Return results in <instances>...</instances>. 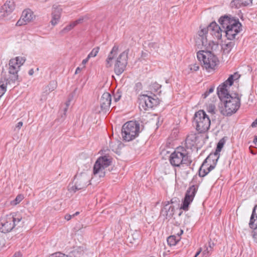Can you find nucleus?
<instances>
[{
    "label": "nucleus",
    "mask_w": 257,
    "mask_h": 257,
    "mask_svg": "<svg viewBox=\"0 0 257 257\" xmlns=\"http://www.w3.org/2000/svg\"><path fill=\"white\" fill-rule=\"evenodd\" d=\"M221 101L224 104V108L221 110V113L225 116H231L235 113L240 106V98L238 93H227L221 97L218 95Z\"/></svg>",
    "instance_id": "nucleus-1"
},
{
    "label": "nucleus",
    "mask_w": 257,
    "mask_h": 257,
    "mask_svg": "<svg viewBox=\"0 0 257 257\" xmlns=\"http://www.w3.org/2000/svg\"><path fill=\"white\" fill-rule=\"evenodd\" d=\"M169 161L172 166L179 168L184 166L191 168L192 163L191 157L189 155L187 149L182 146L177 147L170 155Z\"/></svg>",
    "instance_id": "nucleus-2"
},
{
    "label": "nucleus",
    "mask_w": 257,
    "mask_h": 257,
    "mask_svg": "<svg viewBox=\"0 0 257 257\" xmlns=\"http://www.w3.org/2000/svg\"><path fill=\"white\" fill-rule=\"evenodd\" d=\"M24 220L18 213H13L7 215L1 220L0 231L6 233L17 227H22L24 225Z\"/></svg>",
    "instance_id": "nucleus-3"
},
{
    "label": "nucleus",
    "mask_w": 257,
    "mask_h": 257,
    "mask_svg": "<svg viewBox=\"0 0 257 257\" xmlns=\"http://www.w3.org/2000/svg\"><path fill=\"white\" fill-rule=\"evenodd\" d=\"M208 31H210L211 34L214 36L217 40L222 38L221 33L223 30L215 22H212L207 28H202L198 32V42H199L198 40L201 42L202 46L204 48L210 47L211 42H208L207 39Z\"/></svg>",
    "instance_id": "nucleus-4"
},
{
    "label": "nucleus",
    "mask_w": 257,
    "mask_h": 257,
    "mask_svg": "<svg viewBox=\"0 0 257 257\" xmlns=\"http://www.w3.org/2000/svg\"><path fill=\"white\" fill-rule=\"evenodd\" d=\"M210 47L205 48V50H200L197 53L198 59L202 62V67L208 72L215 69L219 61L218 58L212 53Z\"/></svg>",
    "instance_id": "nucleus-5"
},
{
    "label": "nucleus",
    "mask_w": 257,
    "mask_h": 257,
    "mask_svg": "<svg viewBox=\"0 0 257 257\" xmlns=\"http://www.w3.org/2000/svg\"><path fill=\"white\" fill-rule=\"evenodd\" d=\"M140 133V124L137 121H129L122 126L121 136L123 141L130 142L137 138Z\"/></svg>",
    "instance_id": "nucleus-6"
},
{
    "label": "nucleus",
    "mask_w": 257,
    "mask_h": 257,
    "mask_svg": "<svg viewBox=\"0 0 257 257\" xmlns=\"http://www.w3.org/2000/svg\"><path fill=\"white\" fill-rule=\"evenodd\" d=\"M193 123L199 133H204L210 128V119L203 110H199L194 114Z\"/></svg>",
    "instance_id": "nucleus-7"
},
{
    "label": "nucleus",
    "mask_w": 257,
    "mask_h": 257,
    "mask_svg": "<svg viewBox=\"0 0 257 257\" xmlns=\"http://www.w3.org/2000/svg\"><path fill=\"white\" fill-rule=\"evenodd\" d=\"M112 158L108 156H103L99 157L95 162L93 173L94 175H98L99 177H104L105 175V169L111 165Z\"/></svg>",
    "instance_id": "nucleus-8"
},
{
    "label": "nucleus",
    "mask_w": 257,
    "mask_h": 257,
    "mask_svg": "<svg viewBox=\"0 0 257 257\" xmlns=\"http://www.w3.org/2000/svg\"><path fill=\"white\" fill-rule=\"evenodd\" d=\"M219 156L216 158H212V154L210 155L204 160L200 166L198 175L200 177L206 176L210 171L213 170L217 164Z\"/></svg>",
    "instance_id": "nucleus-9"
},
{
    "label": "nucleus",
    "mask_w": 257,
    "mask_h": 257,
    "mask_svg": "<svg viewBox=\"0 0 257 257\" xmlns=\"http://www.w3.org/2000/svg\"><path fill=\"white\" fill-rule=\"evenodd\" d=\"M139 99V107L141 109L142 108L144 110L157 106L160 103V99L155 94L153 96L148 94H142L140 95Z\"/></svg>",
    "instance_id": "nucleus-10"
},
{
    "label": "nucleus",
    "mask_w": 257,
    "mask_h": 257,
    "mask_svg": "<svg viewBox=\"0 0 257 257\" xmlns=\"http://www.w3.org/2000/svg\"><path fill=\"white\" fill-rule=\"evenodd\" d=\"M90 178L86 173H77L74 178V185L71 187V189L74 192L78 190L85 189L89 184H88Z\"/></svg>",
    "instance_id": "nucleus-11"
},
{
    "label": "nucleus",
    "mask_w": 257,
    "mask_h": 257,
    "mask_svg": "<svg viewBox=\"0 0 257 257\" xmlns=\"http://www.w3.org/2000/svg\"><path fill=\"white\" fill-rule=\"evenodd\" d=\"M128 52V49L124 51L119 55L116 60L114 70L115 74L117 75L122 74L125 69L127 64Z\"/></svg>",
    "instance_id": "nucleus-12"
},
{
    "label": "nucleus",
    "mask_w": 257,
    "mask_h": 257,
    "mask_svg": "<svg viewBox=\"0 0 257 257\" xmlns=\"http://www.w3.org/2000/svg\"><path fill=\"white\" fill-rule=\"evenodd\" d=\"M197 190L198 186L197 185H193L188 188L185 193L184 198L183 200L180 209H182L184 211L188 210L189 206L193 201Z\"/></svg>",
    "instance_id": "nucleus-13"
},
{
    "label": "nucleus",
    "mask_w": 257,
    "mask_h": 257,
    "mask_svg": "<svg viewBox=\"0 0 257 257\" xmlns=\"http://www.w3.org/2000/svg\"><path fill=\"white\" fill-rule=\"evenodd\" d=\"M14 63L15 61L14 60H10L9 63V76H6L4 77L5 80L6 81V84H11V83H15L16 81H18L19 82L20 80H19V77L18 75V72L20 70L18 68V67H16L13 66V64H15Z\"/></svg>",
    "instance_id": "nucleus-14"
},
{
    "label": "nucleus",
    "mask_w": 257,
    "mask_h": 257,
    "mask_svg": "<svg viewBox=\"0 0 257 257\" xmlns=\"http://www.w3.org/2000/svg\"><path fill=\"white\" fill-rule=\"evenodd\" d=\"M241 24H234L230 26H227L224 30L225 36L228 40H232L235 39L236 35L241 30Z\"/></svg>",
    "instance_id": "nucleus-15"
},
{
    "label": "nucleus",
    "mask_w": 257,
    "mask_h": 257,
    "mask_svg": "<svg viewBox=\"0 0 257 257\" xmlns=\"http://www.w3.org/2000/svg\"><path fill=\"white\" fill-rule=\"evenodd\" d=\"M218 22L221 25V27L224 29V30L227 28V26H230L234 24H239L238 19H235L234 17H231V15H224L221 16Z\"/></svg>",
    "instance_id": "nucleus-16"
},
{
    "label": "nucleus",
    "mask_w": 257,
    "mask_h": 257,
    "mask_svg": "<svg viewBox=\"0 0 257 257\" xmlns=\"http://www.w3.org/2000/svg\"><path fill=\"white\" fill-rule=\"evenodd\" d=\"M111 102V94L107 92H104L101 96L100 100L101 110L104 112H107L109 110Z\"/></svg>",
    "instance_id": "nucleus-17"
},
{
    "label": "nucleus",
    "mask_w": 257,
    "mask_h": 257,
    "mask_svg": "<svg viewBox=\"0 0 257 257\" xmlns=\"http://www.w3.org/2000/svg\"><path fill=\"white\" fill-rule=\"evenodd\" d=\"M233 75H230L225 81L219 85L217 88V93L218 95H221V96L225 94L227 95V93H229L227 89V85L230 86L233 84L234 80L233 78Z\"/></svg>",
    "instance_id": "nucleus-18"
},
{
    "label": "nucleus",
    "mask_w": 257,
    "mask_h": 257,
    "mask_svg": "<svg viewBox=\"0 0 257 257\" xmlns=\"http://www.w3.org/2000/svg\"><path fill=\"white\" fill-rule=\"evenodd\" d=\"M15 7L16 5L14 0H7L1 9V15L4 17L8 16L14 11Z\"/></svg>",
    "instance_id": "nucleus-19"
},
{
    "label": "nucleus",
    "mask_w": 257,
    "mask_h": 257,
    "mask_svg": "<svg viewBox=\"0 0 257 257\" xmlns=\"http://www.w3.org/2000/svg\"><path fill=\"white\" fill-rule=\"evenodd\" d=\"M175 212V208L173 206H169V202L165 205L162 209L161 212L163 215L165 216L166 219L171 218L173 217Z\"/></svg>",
    "instance_id": "nucleus-20"
},
{
    "label": "nucleus",
    "mask_w": 257,
    "mask_h": 257,
    "mask_svg": "<svg viewBox=\"0 0 257 257\" xmlns=\"http://www.w3.org/2000/svg\"><path fill=\"white\" fill-rule=\"evenodd\" d=\"M252 0H232L230 3L231 8L238 9L242 7H247L252 4Z\"/></svg>",
    "instance_id": "nucleus-21"
},
{
    "label": "nucleus",
    "mask_w": 257,
    "mask_h": 257,
    "mask_svg": "<svg viewBox=\"0 0 257 257\" xmlns=\"http://www.w3.org/2000/svg\"><path fill=\"white\" fill-rule=\"evenodd\" d=\"M118 50V46L114 45L110 53L109 54L106 60V67L108 68L112 65V60L113 59L115 56L117 54Z\"/></svg>",
    "instance_id": "nucleus-22"
},
{
    "label": "nucleus",
    "mask_w": 257,
    "mask_h": 257,
    "mask_svg": "<svg viewBox=\"0 0 257 257\" xmlns=\"http://www.w3.org/2000/svg\"><path fill=\"white\" fill-rule=\"evenodd\" d=\"M197 140V137L195 134H190L187 136L185 140V147L186 149H191L194 146Z\"/></svg>",
    "instance_id": "nucleus-23"
},
{
    "label": "nucleus",
    "mask_w": 257,
    "mask_h": 257,
    "mask_svg": "<svg viewBox=\"0 0 257 257\" xmlns=\"http://www.w3.org/2000/svg\"><path fill=\"white\" fill-rule=\"evenodd\" d=\"M182 230H180V233H178V236H176L174 235H171L167 238V242L170 246L175 245L180 240V235L183 233Z\"/></svg>",
    "instance_id": "nucleus-24"
},
{
    "label": "nucleus",
    "mask_w": 257,
    "mask_h": 257,
    "mask_svg": "<svg viewBox=\"0 0 257 257\" xmlns=\"http://www.w3.org/2000/svg\"><path fill=\"white\" fill-rule=\"evenodd\" d=\"M140 236V233L136 231L131 235L128 236L126 238V242L132 243V244H137L139 242Z\"/></svg>",
    "instance_id": "nucleus-25"
},
{
    "label": "nucleus",
    "mask_w": 257,
    "mask_h": 257,
    "mask_svg": "<svg viewBox=\"0 0 257 257\" xmlns=\"http://www.w3.org/2000/svg\"><path fill=\"white\" fill-rule=\"evenodd\" d=\"M21 16L26 23L30 22L35 18L33 12L30 9L24 10Z\"/></svg>",
    "instance_id": "nucleus-26"
},
{
    "label": "nucleus",
    "mask_w": 257,
    "mask_h": 257,
    "mask_svg": "<svg viewBox=\"0 0 257 257\" xmlns=\"http://www.w3.org/2000/svg\"><path fill=\"white\" fill-rule=\"evenodd\" d=\"M61 16V12L60 10L58 9H54L52 13V20L51 21V23L52 25H56L60 18Z\"/></svg>",
    "instance_id": "nucleus-27"
},
{
    "label": "nucleus",
    "mask_w": 257,
    "mask_h": 257,
    "mask_svg": "<svg viewBox=\"0 0 257 257\" xmlns=\"http://www.w3.org/2000/svg\"><path fill=\"white\" fill-rule=\"evenodd\" d=\"M224 143L225 141L223 140V139H221L219 141L217 144L215 152L214 153H211L212 154V158H216L217 156H220L219 153L223 147Z\"/></svg>",
    "instance_id": "nucleus-28"
},
{
    "label": "nucleus",
    "mask_w": 257,
    "mask_h": 257,
    "mask_svg": "<svg viewBox=\"0 0 257 257\" xmlns=\"http://www.w3.org/2000/svg\"><path fill=\"white\" fill-rule=\"evenodd\" d=\"M10 60L15 61L16 63H14L15 64H13V65L20 69L21 66L25 62L26 58L22 57H16L15 58L11 59Z\"/></svg>",
    "instance_id": "nucleus-29"
},
{
    "label": "nucleus",
    "mask_w": 257,
    "mask_h": 257,
    "mask_svg": "<svg viewBox=\"0 0 257 257\" xmlns=\"http://www.w3.org/2000/svg\"><path fill=\"white\" fill-rule=\"evenodd\" d=\"M84 250L80 247L77 248L70 252L69 257H81L84 254Z\"/></svg>",
    "instance_id": "nucleus-30"
},
{
    "label": "nucleus",
    "mask_w": 257,
    "mask_h": 257,
    "mask_svg": "<svg viewBox=\"0 0 257 257\" xmlns=\"http://www.w3.org/2000/svg\"><path fill=\"white\" fill-rule=\"evenodd\" d=\"M23 199V195L22 194H19L17 196V197L14 200L11 201V204L12 205H16L18 204H19L21 201H22Z\"/></svg>",
    "instance_id": "nucleus-31"
},
{
    "label": "nucleus",
    "mask_w": 257,
    "mask_h": 257,
    "mask_svg": "<svg viewBox=\"0 0 257 257\" xmlns=\"http://www.w3.org/2000/svg\"><path fill=\"white\" fill-rule=\"evenodd\" d=\"M148 46L151 51L157 50L159 48V44L158 42H149Z\"/></svg>",
    "instance_id": "nucleus-32"
},
{
    "label": "nucleus",
    "mask_w": 257,
    "mask_h": 257,
    "mask_svg": "<svg viewBox=\"0 0 257 257\" xmlns=\"http://www.w3.org/2000/svg\"><path fill=\"white\" fill-rule=\"evenodd\" d=\"M99 47H95L91 50V51L90 52V53L87 56L89 58H90L91 57H95L97 55V54L99 52Z\"/></svg>",
    "instance_id": "nucleus-33"
},
{
    "label": "nucleus",
    "mask_w": 257,
    "mask_h": 257,
    "mask_svg": "<svg viewBox=\"0 0 257 257\" xmlns=\"http://www.w3.org/2000/svg\"><path fill=\"white\" fill-rule=\"evenodd\" d=\"M121 97V91L120 89L116 90L113 92L114 100L115 102L119 101Z\"/></svg>",
    "instance_id": "nucleus-34"
},
{
    "label": "nucleus",
    "mask_w": 257,
    "mask_h": 257,
    "mask_svg": "<svg viewBox=\"0 0 257 257\" xmlns=\"http://www.w3.org/2000/svg\"><path fill=\"white\" fill-rule=\"evenodd\" d=\"M57 86V82L55 81H51L47 86L49 91H52L54 90Z\"/></svg>",
    "instance_id": "nucleus-35"
},
{
    "label": "nucleus",
    "mask_w": 257,
    "mask_h": 257,
    "mask_svg": "<svg viewBox=\"0 0 257 257\" xmlns=\"http://www.w3.org/2000/svg\"><path fill=\"white\" fill-rule=\"evenodd\" d=\"M235 43L234 42H230L225 45L224 49L228 50L230 52L232 48L234 47Z\"/></svg>",
    "instance_id": "nucleus-36"
},
{
    "label": "nucleus",
    "mask_w": 257,
    "mask_h": 257,
    "mask_svg": "<svg viewBox=\"0 0 257 257\" xmlns=\"http://www.w3.org/2000/svg\"><path fill=\"white\" fill-rule=\"evenodd\" d=\"M143 89V85L142 83L141 82H138L136 83L134 89L136 92H139L141 90H142Z\"/></svg>",
    "instance_id": "nucleus-37"
},
{
    "label": "nucleus",
    "mask_w": 257,
    "mask_h": 257,
    "mask_svg": "<svg viewBox=\"0 0 257 257\" xmlns=\"http://www.w3.org/2000/svg\"><path fill=\"white\" fill-rule=\"evenodd\" d=\"M74 25L72 22H71L70 24L66 26L62 31L64 33L68 32L72 29L74 27Z\"/></svg>",
    "instance_id": "nucleus-38"
},
{
    "label": "nucleus",
    "mask_w": 257,
    "mask_h": 257,
    "mask_svg": "<svg viewBox=\"0 0 257 257\" xmlns=\"http://www.w3.org/2000/svg\"><path fill=\"white\" fill-rule=\"evenodd\" d=\"M212 248L210 247V249H209L208 247H207L206 249H205L202 252V256L203 257H208L210 254L211 252L212 251Z\"/></svg>",
    "instance_id": "nucleus-39"
},
{
    "label": "nucleus",
    "mask_w": 257,
    "mask_h": 257,
    "mask_svg": "<svg viewBox=\"0 0 257 257\" xmlns=\"http://www.w3.org/2000/svg\"><path fill=\"white\" fill-rule=\"evenodd\" d=\"M215 106L214 104H209L207 108V110L208 112L211 113L212 114H215Z\"/></svg>",
    "instance_id": "nucleus-40"
},
{
    "label": "nucleus",
    "mask_w": 257,
    "mask_h": 257,
    "mask_svg": "<svg viewBox=\"0 0 257 257\" xmlns=\"http://www.w3.org/2000/svg\"><path fill=\"white\" fill-rule=\"evenodd\" d=\"M7 90V87L4 84H0V97L3 95Z\"/></svg>",
    "instance_id": "nucleus-41"
},
{
    "label": "nucleus",
    "mask_w": 257,
    "mask_h": 257,
    "mask_svg": "<svg viewBox=\"0 0 257 257\" xmlns=\"http://www.w3.org/2000/svg\"><path fill=\"white\" fill-rule=\"evenodd\" d=\"M214 87L213 86L211 87L208 90H207L203 94H202V96L204 98L207 97L209 94L212 93L214 90Z\"/></svg>",
    "instance_id": "nucleus-42"
},
{
    "label": "nucleus",
    "mask_w": 257,
    "mask_h": 257,
    "mask_svg": "<svg viewBox=\"0 0 257 257\" xmlns=\"http://www.w3.org/2000/svg\"><path fill=\"white\" fill-rule=\"evenodd\" d=\"M51 257H69V255L60 252H56L51 255Z\"/></svg>",
    "instance_id": "nucleus-43"
},
{
    "label": "nucleus",
    "mask_w": 257,
    "mask_h": 257,
    "mask_svg": "<svg viewBox=\"0 0 257 257\" xmlns=\"http://www.w3.org/2000/svg\"><path fill=\"white\" fill-rule=\"evenodd\" d=\"M27 23H26V22H25V20L24 19H23V18H22V17H21V18L20 19V20L17 22L16 26H21L23 25H25L27 24Z\"/></svg>",
    "instance_id": "nucleus-44"
},
{
    "label": "nucleus",
    "mask_w": 257,
    "mask_h": 257,
    "mask_svg": "<svg viewBox=\"0 0 257 257\" xmlns=\"http://www.w3.org/2000/svg\"><path fill=\"white\" fill-rule=\"evenodd\" d=\"M151 86L152 88L154 89L155 91H157L158 90H159L161 88V85L159 84L157 82H155L154 83H152Z\"/></svg>",
    "instance_id": "nucleus-45"
},
{
    "label": "nucleus",
    "mask_w": 257,
    "mask_h": 257,
    "mask_svg": "<svg viewBox=\"0 0 257 257\" xmlns=\"http://www.w3.org/2000/svg\"><path fill=\"white\" fill-rule=\"evenodd\" d=\"M189 66L190 70L194 71H197L199 68V65L197 64H191Z\"/></svg>",
    "instance_id": "nucleus-46"
},
{
    "label": "nucleus",
    "mask_w": 257,
    "mask_h": 257,
    "mask_svg": "<svg viewBox=\"0 0 257 257\" xmlns=\"http://www.w3.org/2000/svg\"><path fill=\"white\" fill-rule=\"evenodd\" d=\"M6 242L5 238L0 236V250L5 246Z\"/></svg>",
    "instance_id": "nucleus-47"
},
{
    "label": "nucleus",
    "mask_w": 257,
    "mask_h": 257,
    "mask_svg": "<svg viewBox=\"0 0 257 257\" xmlns=\"http://www.w3.org/2000/svg\"><path fill=\"white\" fill-rule=\"evenodd\" d=\"M83 20H84V19L83 17L80 18L79 19H77V20H76L74 22H72V23H73L74 26H76L77 25L82 23L83 21Z\"/></svg>",
    "instance_id": "nucleus-48"
},
{
    "label": "nucleus",
    "mask_w": 257,
    "mask_h": 257,
    "mask_svg": "<svg viewBox=\"0 0 257 257\" xmlns=\"http://www.w3.org/2000/svg\"><path fill=\"white\" fill-rule=\"evenodd\" d=\"M22 253L20 251L16 252L12 257H22Z\"/></svg>",
    "instance_id": "nucleus-49"
},
{
    "label": "nucleus",
    "mask_w": 257,
    "mask_h": 257,
    "mask_svg": "<svg viewBox=\"0 0 257 257\" xmlns=\"http://www.w3.org/2000/svg\"><path fill=\"white\" fill-rule=\"evenodd\" d=\"M23 123L22 121H19L17 123V124L16 125V127L18 128V130H20L21 127L23 126Z\"/></svg>",
    "instance_id": "nucleus-50"
},
{
    "label": "nucleus",
    "mask_w": 257,
    "mask_h": 257,
    "mask_svg": "<svg viewBox=\"0 0 257 257\" xmlns=\"http://www.w3.org/2000/svg\"><path fill=\"white\" fill-rule=\"evenodd\" d=\"M232 75L234 80L237 79L240 77V75L237 72L234 73Z\"/></svg>",
    "instance_id": "nucleus-51"
},
{
    "label": "nucleus",
    "mask_w": 257,
    "mask_h": 257,
    "mask_svg": "<svg viewBox=\"0 0 257 257\" xmlns=\"http://www.w3.org/2000/svg\"><path fill=\"white\" fill-rule=\"evenodd\" d=\"M70 100H68L66 102V107L64 108V115H65V113L67 111V107L69 106V105H70Z\"/></svg>",
    "instance_id": "nucleus-52"
},
{
    "label": "nucleus",
    "mask_w": 257,
    "mask_h": 257,
    "mask_svg": "<svg viewBox=\"0 0 257 257\" xmlns=\"http://www.w3.org/2000/svg\"><path fill=\"white\" fill-rule=\"evenodd\" d=\"M89 59L90 58H88V56H87V57L85 59H84V60H82V64L83 65H85L87 63V62L88 61Z\"/></svg>",
    "instance_id": "nucleus-53"
},
{
    "label": "nucleus",
    "mask_w": 257,
    "mask_h": 257,
    "mask_svg": "<svg viewBox=\"0 0 257 257\" xmlns=\"http://www.w3.org/2000/svg\"><path fill=\"white\" fill-rule=\"evenodd\" d=\"M251 125L253 127L257 126V118L252 122Z\"/></svg>",
    "instance_id": "nucleus-54"
},
{
    "label": "nucleus",
    "mask_w": 257,
    "mask_h": 257,
    "mask_svg": "<svg viewBox=\"0 0 257 257\" xmlns=\"http://www.w3.org/2000/svg\"><path fill=\"white\" fill-rule=\"evenodd\" d=\"M72 217V215H71L70 214H66L65 216V219H66L67 220H69L71 219Z\"/></svg>",
    "instance_id": "nucleus-55"
},
{
    "label": "nucleus",
    "mask_w": 257,
    "mask_h": 257,
    "mask_svg": "<svg viewBox=\"0 0 257 257\" xmlns=\"http://www.w3.org/2000/svg\"><path fill=\"white\" fill-rule=\"evenodd\" d=\"M81 70H82L81 68L78 67L75 70V74H76L79 73L81 71Z\"/></svg>",
    "instance_id": "nucleus-56"
},
{
    "label": "nucleus",
    "mask_w": 257,
    "mask_h": 257,
    "mask_svg": "<svg viewBox=\"0 0 257 257\" xmlns=\"http://www.w3.org/2000/svg\"><path fill=\"white\" fill-rule=\"evenodd\" d=\"M201 251H202L201 248H200L196 252L195 256H196L197 257L200 253Z\"/></svg>",
    "instance_id": "nucleus-57"
},
{
    "label": "nucleus",
    "mask_w": 257,
    "mask_h": 257,
    "mask_svg": "<svg viewBox=\"0 0 257 257\" xmlns=\"http://www.w3.org/2000/svg\"><path fill=\"white\" fill-rule=\"evenodd\" d=\"M29 74L30 75H32L33 74H34V70H33V69H30L29 71V72H28Z\"/></svg>",
    "instance_id": "nucleus-58"
},
{
    "label": "nucleus",
    "mask_w": 257,
    "mask_h": 257,
    "mask_svg": "<svg viewBox=\"0 0 257 257\" xmlns=\"http://www.w3.org/2000/svg\"><path fill=\"white\" fill-rule=\"evenodd\" d=\"M253 142L256 144L257 143V136H255Z\"/></svg>",
    "instance_id": "nucleus-59"
},
{
    "label": "nucleus",
    "mask_w": 257,
    "mask_h": 257,
    "mask_svg": "<svg viewBox=\"0 0 257 257\" xmlns=\"http://www.w3.org/2000/svg\"><path fill=\"white\" fill-rule=\"evenodd\" d=\"M79 214V212H78V211H77V212H75L74 214H73L72 215V216H76V215H78Z\"/></svg>",
    "instance_id": "nucleus-60"
},
{
    "label": "nucleus",
    "mask_w": 257,
    "mask_h": 257,
    "mask_svg": "<svg viewBox=\"0 0 257 257\" xmlns=\"http://www.w3.org/2000/svg\"><path fill=\"white\" fill-rule=\"evenodd\" d=\"M147 56V54L146 53H144V52L142 53V56L146 57Z\"/></svg>",
    "instance_id": "nucleus-61"
},
{
    "label": "nucleus",
    "mask_w": 257,
    "mask_h": 257,
    "mask_svg": "<svg viewBox=\"0 0 257 257\" xmlns=\"http://www.w3.org/2000/svg\"><path fill=\"white\" fill-rule=\"evenodd\" d=\"M182 212H181L180 213H179V216H180L182 214Z\"/></svg>",
    "instance_id": "nucleus-62"
},
{
    "label": "nucleus",
    "mask_w": 257,
    "mask_h": 257,
    "mask_svg": "<svg viewBox=\"0 0 257 257\" xmlns=\"http://www.w3.org/2000/svg\"><path fill=\"white\" fill-rule=\"evenodd\" d=\"M212 245H211L210 244H209V249H210V247L212 248Z\"/></svg>",
    "instance_id": "nucleus-63"
},
{
    "label": "nucleus",
    "mask_w": 257,
    "mask_h": 257,
    "mask_svg": "<svg viewBox=\"0 0 257 257\" xmlns=\"http://www.w3.org/2000/svg\"><path fill=\"white\" fill-rule=\"evenodd\" d=\"M194 257H196V256H194Z\"/></svg>",
    "instance_id": "nucleus-64"
}]
</instances>
